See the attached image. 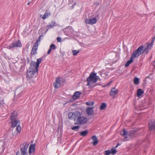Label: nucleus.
I'll use <instances>...</instances> for the list:
<instances>
[{
  "label": "nucleus",
  "instance_id": "1a4fd4ad",
  "mask_svg": "<svg viewBox=\"0 0 155 155\" xmlns=\"http://www.w3.org/2000/svg\"><path fill=\"white\" fill-rule=\"evenodd\" d=\"M63 80L62 78H56L55 82L54 83L53 85L55 88H58L61 86V81Z\"/></svg>",
  "mask_w": 155,
  "mask_h": 155
},
{
  "label": "nucleus",
  "instance_id": "de8ad7c7",
  "mask_svg": "<svg viewBox=\"0 0 155 155\" xmlns=\"http://www.w3.org/2000/svg\"><path fill=\"white\" fill-rule=\"evenodd\" d=\"M67 104V103H64V106H65V105Z\"/></svg>",
  "mask_w": 155,
  "mask_h": 155
},
{
  "label": "nucleus",
  "instance_id": "5701e85b",
  "mask_svg": "<svg viewBox=\"0 0 155 155\" xmlns=\"http://www.w3.org/2000/svg\"><path fill=\"white\" fill-rule=\"evenodd\" d=\"M144 93L143 91L141 89H138L137 92V95L138 97H140Z\"/></svg>",
  "mask_w": 155,
  "mask_h": 155
},
{
  "label": "nucleus",
  "instance_id": "72a5a7b5",
  "mask_svg": "<svg viewBox=\"0 0 155 155\" xmlns=\"http://www.w3.org/2000/svg\"><path fill=\"white\" fill-rule=\"evenodd\" d=\"M50 48L51 50H54L56 48L55 46L54 45L52 44L50 45Z\"/></svg>",
  "mask_w": 155,
  "mask_h": 155
},
{
  "label": "nucleus",
  "instance_id": "aec40b11",
  "mask_svg": "<svg viewBox=\"0 0 155 155\" xmlns=\"http://www.w3.org/2000/svg\"><path fill=\"white\" fill-rule=\"evenodd\" d=\"M81 92L79 91H76L75 92L73 96V99L74 100H76L80 96L81 94Z\"/></svg>",
  "mask_w": 155,
  "mask_h": 155
},
{
  "label": "nucleus",
  "instance_id": "09e8293b",
  "mask_svg": "<svg viewBox=\"0 0 155 155\" xmlns=\"http://www.w3.org/2000/svg\"><path fill=\"white\" fill-rule=\"evenodd\" d=\"M153 38H154V39H155V36Z\"/></svg>",
  "mask_w": 155,
  "mask_h": 155
},
{
  "label": "nucleus",
  "instance_id": "a878e982",
  "mask_svg": "<svg viewBox=\"0 0 155 155\" xmlns=\"http://www.w3.org/2000/svg\"><path fill=\"white\" fill-rule=\"evenodd\" d=\"M107 105L105 103H102L100 106V108L101 110H103L106 107Z\"/></svg>",
  "mask_w": 155,
  "mask_h": 155
},
{
  "label": "nucleus",
  "instance_id": "f704fd0d",
  "mask_svg": "<svg viewBox=\"0 0 155 155\" xmlns=\"http://www.w3.org/2000/svg\"><path fill=\"white\" fill-rule=\"evenodd\" d=\"M79 126H74L72 127V129L74 130H77L79 129Z\"/></svg>",
  "mask_w": 155,
  "mask_h": 155
},
{
  "label": "nucleus",
  "instance_id": "e433bc0d",
  "mask_svg": "<svg viewBox=\"0 0 155 155\" xmlns=\"http://www.w3.org/2000/svg\"><path fill=\"white\" fill-rule=\"evenodd\" d=\"M51 49H50V48L48 50V51L47 52V54H50L51 53Z\"/></svg>",
  "mask_w": 155,
  "mask_h": 155
},
{
  "label": "nucleus",
  "instance_id": "39448f33",
  "mask_svg": "<svg viewBox=\"0 0 155 155\" xmlns=\"http://www.w3.org/2000/svg\"><path fill=\"white\" fill-rule=\"evenodd\" d=\"M139 56V54H138L136 51L135 50L132 53L131 55L130 59L127 61L125 64V67H128L130 64L133 61V59Z\"/></svg>",
  "mask_w": 155,
  "mask_h": 155
},
{
  "label": "nucleus",
  "instance_id": "ddd939ff",
  "mask_svg": "<svg viewBox=\"0 0 155 155\" xmlns=\"http://www.w3.org/2000/svg\"><path fill=\"white\" fill-rule=\"evenodd\" d=\"M118 89H116L114 87L111 89L109 94L110 96L112 97L113 98H114L115 95L117 94L118 93Z\"/></svg>",
  "mask_w": 155,
  "mask_h": 155
},
{
  "label": "nucleus",
  "instance_id": "a19ab883",
  "mask_svg": "<svg viewBox=\"0 0 155 155\" xmlns=\"http://www.w3.org/2000/svg\"><path fill=\"white\" fill-rule=\"evenodd\" d=\"M119 145V143H117V144L116 145V147H115V148H116Z\"/></svg>",
  "mask_w": 155,
  "mask_h": 155
},
{
  "label": "nucleus",
  "instance_id": "37998d69",
  "mask_svg": "<svg viewBox=\"0 0 155 155\" xmlns=\"http://www.w3.org/2000/svg\"><path fill=\"white\" fill-rule=\"evenodd\" d=\"M153 65L155 67V60L153 63Z\"/></svg>",
  "mask_w": 155,
  "mask_h": 155
},
{
  "label": "nucleus",
  "instance_id": "f257e3e1",
  "mask_svg": "<svg viewBox=\"0 0 155 155\" xmlns=\"http://www.w3.org/2000/svg\"><path fill=\"white\" fill-rule=\"evenodd\" d=\"M96 74L95 73L92 72L87 78V85L89 86L91 88H93L95 86L93 84L97 81L98 76H97Z\"/></svg>",
  "mask_w": 155,
  "mask_h": 155
},
{
  "label": "nucleus",
  "instance_id": "ea45409f",
  "mask_svg": "<svg viewBox=\"0 0 155 155\" xmlns=\"http://www.w3.org/2000/svg\"><path fill=\"white\" fill-rule=\"evenodd\" d=\"M76 4H75V3H74V5H72L71 6V7H70V9H72L73 8L74 6Z\"/></svg>",
  "mask_w": 155,
  "mask_h": 155
},
{
  "label": "nucleus",
  "instance_id": "20e7f679",
  "mask_svg": "<svg viewBox=\"0 0 155 155\" xmlns=\"http://www.w3.org/2000/svg\"><path fill=\"white\" fill-rule=\"evenodd\" d=\"M41 36H40L38 38L37 40L36 41L35 44L32 47L31 51V54L32 55H35L37 54V50L38 48V46L39 44L38 43L40 42L41 41Z\"/></svg>",
  "mask_w": 155,
  "mask_h": 155
},
{
  "label": "nucleus",
  "instance_id": "cd10ccee",
  "mask_svg": "<svg viewBox=\"0 0 155 155\" xmlns=\"http://www.w3.org/2000/svg\"><path fill=\"white\" fill-rule=\"evenodd\" d=\"M50 15V13H49L47 12H45V13L44 16L42 17V18L44 19H45V18H47L48 17V15Z\"/></svg>",
  "mask_w": 155,
  "mask_h": 155
},
{
  "label": "nucleus",
  "instance_id": "c03bdc74",
  "mask_svg": "<svg viewBox=\"0 0 155 155\" xmlns=\"http://www.w3.org/2000/svg\"><path fill=\"white\" fill-rule=\"evenodd\" d=\"M112 82V81H110L109 82V83L108 84H110Z\"/></svg>",
  "mask_w": 155,
  "mask_h": 155
},
{
  "label": "nucleus",
  "instance_id": "2f4dec72",
  "mask_svg": "<svg viewBox=\"0 0 155 155\" xmlns=\"http://www.w3.org/2000/svg\"><path fill=\"white\" fill-rule=\"evenodd\" d=\"M86 104L87 105L93 106L94 104V102L88 101L86 102Z\"/></svg>",
  "mask_w": 155,
  "mask_h": 155
},
{
  "label": "nucleus",
  "instance_id": "0eeeda50",
  "mask_svg": "<svg viewBox=\"0 0 155 155\" xmlns=\"http://www.w3.org/2000/svg\"><path fill=\"white\" fill-rule=\"evenodd\" d=\"M28 146V144L25 143L21 145V155H28L27 151Z\"/></svg>",
  "mask_w": 155,
  "mask_h": 155
},
{
  "label": "nucleus",
  "instance_id": "a211bd4d",
  "mask_svg": "<svg viewBox=\"0 0 155 155\" xmlns=\"http://www.w3.org/2000/svg\"><path fill=\"white\" fill-rule=\"evenodd\" d=\"M17 117V112L15 111H14L11 114L10 117L11 120H16Z\"/></svg>",
  "mask_w": 155,
  "mask_h": 155
},
{
  "label": "nucleus",
  "instance_id": "412c9836",
  "mask_svg": "<svg viewBox=\"0 0 155 155\" xmlns=\"http://www.w3.org/2000/svg\"><path fill=\"white\" fill-rule=\"evenodd\" d=\"M74 120H75L77 117L78 118L79 117H81V114L79 112L75 111L74 113Z\"/></svg>",
  "mask_w": 155,
  "mask_h": 155
},
{
  "label": "nucleus",
  "instance_id": "4468645a",
  "mask_svg": "<svg viewBox=\"0 0 155 155\" xmlns=\"http://www.w3.org/2000/svg\"><path fill=\"white\" fill-rule=\"evenodd\" d=\"M94 108V107H87L86 108V111L87 114L88 116L92 115L94 114V111L93 110Z\"/></svg>",
  "mask_w": 155,
  "mask_h": 155
},
{
  "label": "nucleus",
  "instance_id": "6ab92c4d",
  "mask_svg": "<svg viewBox=\"0 0 155 155\" xmlns=\"http://www.w3.org/2000/svg\"><path fill=\"white\" fill-rule=\"evenodd\" d=\"M35 144H31L30 145L29 148V153L30 154L35 151Z\"/></svg>",
  "mask_w": 155,
  "mask_h": 155
},
{
  "label": "nucleus",
  "instance_id": "49530a36",
  "mask_svg": "<svg viewBox=\"0 0 155 155\" xmlns=\"http://www.w3.org/2000/svg\"><path fill=\"white\" fill-rule=\"evenodd\" d=\"M30 3V2H29L27 4V5H29Z\"/></svg>",
  "mask_w": 155,
  "mask_h": 155
},
{
  "label": "nucleus",
  "instance_id": "4c0bfd02",
  "mask_svg": "<svg viewBox=\"0 0 155 155\" xmlns=\"http://www.w3.org/2000/svg\"><path fill=\"white\" fill-rule=\"evenodd\" d=\"M154 40H155V39L154 38H153V39H152V40H151V42L150 43L151 44H153V43H154Z\"/></svg>",
  "mask_w": 155,
  "mask_h": 155
},
{
  "label": "nucleus",
  "instance_id": "bb28decb",
  "mask_svg": "<svg viewBox=\"0 0 155 155\" xmlns=\"http://www.w3.org/2000/svg\"><path fill=\"white\" fill-rule=\"evenodd\" d=\"M134 82L136 85L138 84L139 82V79L137 77L135 78L134 80Z\"/></svg>",
  "mask_w": 155,
  "mask_h": 155
},
{
  "label": "nucleus",
  "instance_id": "7c9ffc66",
  "mask_svg": "<svg viewBox=\"0 0 155 155\" xmlns=\"http://www.w3.org/2000/svg\"><path fill=\"white\" fill-rule=\"evenodd\" d=\"M17 95L19 97H20L21 95V93H18V89L16 90L15 91V95Z\"/></svg>",
  "mask_w": 155,
  "mask_h": 155
},
{
  "label": "nucleus",
  "instance_id": "c756f323",
  "mask_svg": "<svg viewBox=\"0 0 155 155\" xmlns=\"http://www.w3.org/2000/svg\"><path fill=\"white\" fill-rule=\"evenodd\" d=\"M110 151H111V153L113 155L116 154L117 152V151H116V150L115 149L113 148L111 149Z\"/></svg>",
  "mask_w": 155,
  "mask_h": 155
},
{
  "label": "nucleus",
  "instance_id": "393cba45",
  "mask_svg": "<svg viewBox=\"0 0 155 155\" xmlns=\"http://www.w3.org/2000/svg\"><path fill=\"white\" fill-rule=\"evenodd\" d=\"M88 133V131L87 130H86L85 131H83L81 132H79V133L81 136H86Z\"/></svg>",
  "mask_w": 155,
  "mask_h": 155
},
{
  "label": "nucleus",
  "instance_id": "c9c22d12",
  "mask_svg": "<svg viewBox=\"0 0 155 155\" xmlns=\"http://www.w3.org/2000/svg\"><path fill=\"white\" fill-rule=\"evenodd\" d=\"M57 41L58 42H60L61 41V38L60 37H58L57 39Z\"/></svg>",
  "mask_w": 155,
  "mask_h": 155
},
{
  "label": "nucleus",
  "instance_id": "f03ea898",
  "mask_svg": "<svg viewBox=\"0 0 155 155\" xmlns=\"http://www.w3.org/2000/svg\"><path fill=\"white\" fill-rule=\"evenodd\" d=\"M153 45L152 44L150 43H147L146 48H144L143 46L141 45L135 51L138 54H139V55L144 53L147 54H148L149 51L151 49Z\"/></svg>",
  "mask_w": 155,
  "mask_h": 155
},
{
  "label": "nucleus",
  "instance_id": "dca6fc26",
  "mask_svg": "<svg viewBox=\"0 0 155 155\" xmlns=\"http://www.w3.org/2000/svg\"><path fill=\"white\" fill-rule=\"evenodd\" d=\"M148 124L149 128L150 130L155 129V120H152Z\"/></svg>",
  "mask_w": 155,
  "mask_h": 155
},
{
  "label": "nucleus",
  "instance_id": "6e6552de",
  "mask_svg": "<svg viewBox=\"0 0 155 155\" xmlns=\"http://www.w3.org/2000/svg\"><path fill=\"white\" fill-rule=\"evenodd\" d=\"M22 44L20 41H18L16 42H15L12 44H10L8 46V48L10 49H11L15 47H21Z\"/></svg>",
  "mask_w": 155,
  "mask_h": 155
},
{
  "label": "nucleus",
  "instance_id": "f3484780",
  "mask_svg": "<svg viewBox=\"0 0 155 155\" xmlns=\"http://www.w3.org/2000/svg\"><path fill=\"white\" fill-rule=\"evenodd\" d=\"M92 139L93 142L91 143L94 146H96L98 143V141L97 137L95 135H94L92 137Z\"/></svg>",
  "mask_w": 155,
  "mask_h": 155
},
{
  "label": "nucleus",
  "instance_id": "473e14b6",
  "mask_svg": "<svg viewBox=\"0 0 155 155\" xmlns=\"http://www.w3.org/2000/svg\"><path fill=\"white\" fill-rule=\"evenodd\" d=\"M111 153V151L109 150H105L104 154L105 155H109Z\"/></svg>",
  "mask_w": 155,
  "mask_h": 155
},
{
  "label": "nucleus",
  "instance_id": "c85d7f7f",
  "mask_svg": "<svg viewBox=\"0 0 155 155\" xmlns=\"http://www.w3.org/2000/svg\"><path fill=\"white\" fill-rule=\"evenodd\" d=\"M80 52V51L77 50H73L72 51L73 54L74 55H76Z\"/></svg>",
  "mask_w": 155,
  "mask_h": 155
},
{
  "label": "nucleus",
  "instance_id": "9d476101",
  "mask_svg": "<svg viewBox=\"0 0 155 155\" xmlns=\"http://www.w3.org/2000/svg\"><path fill=\"white\" fill-rule=\"evenodd\" d=\"M97 21L96 18H92L91 19H86L85 20V22L86 24L90 25H93L95 24Z\"/></svg>",
  "mask_w": 155,
  "mask_h": 155
},
{
  "label": "nucleus",
  "instance_id": "a18cd8bd",
  "mask_svg": "<svg viewBox=\"0 0 155 155\" xmlns=\"http://www.w3.org/2000/svg\"><path fill=\"white\" fill-rule=\"evenodd\" d=\"M52 27V26L51 25H49L48 26V28H49L50 27Z\"/></svg>",
  "mask_w": 155,
  "mask_h": 155
},
{
  "label": "nucleus",
  "instance_id": "4be33fe9",
  "mask_svg": "<svg viewBox=\"0 0 155 155\" xmlns=\"http://www.w3.org/2000/svg\"><path fill=\"white\" fill-rule=\"evenodd\" d=\"M42 59L41 58H39L37 59L36 62H35V65L37 69H38L39 64L41 62Z\"/></svg>",
  "mask_w": 155,
  "mask_h": 155
},
{
  "label": "nucleus",
  "instance_id": "f8f14e48",
  "mask_svg": "<svg viewBox=\"0 0 155 155\" xmlns=\"http://www.w3.org/2000/svg\"><path fill=\"white\" fill-rule=\"evenodd\" d=\"M35 62L32 61L30 64V66L29 68H28V70H30L35 71L36 72H37L38 69H37L36 67V65H35Z\"/></svg>",
  "mask_w": 155,
  "mask_h": 155
},
{
  "label": "nucleus",
  "instance_id": "423d86ee",
  "mask_svg": "<svg viewBox=\"0 0 155 155\" xmlns=\"http://www.w3.org/2000/svg\"><path fill=\"white\" fill-rule=\"evenodd\" d=\"M88 120V119L87 118L83 117H79L77 119V124H84L86 123Z\"/></svg>",
  "mask_w": 155,
  "mask_h": 155
},
{
  "label": "nucleus",
  "instance_id": "9b49d317",
  "mask_svg": "<svg viewBox=\"0 0 155 155\" xmlns=\"http://www.w3.org/2000/svg\"><path fill=\"white\" fill-rule=\"evenodd\" d=\"M131 132H130L128 135H127V131L125 130V129H124L123 130L121 131L120 132V134L121 135H123V136H126L124 137V141H127L128 140H127V136H131Z\"/></svg>",
  "mask_w": 155,
  "mask_h": 155
},
{
  "label": "nucleus",
  "instance_id": "79ce46f5",
  "mask_svg": "<svg viewBox=\"0 0 155 155\" xmlns=\"http://www.w3.org/2000/svg\"><path fill=\"white\" fill-rule=\"evenodd\" d=\"M20 154V152L18 151L16 154V155H19Z\"/></svg>",
  "mask_w": 155,
  "mask_h": 155
},
{
  "label": "nucleus",
  "instance_id": "7ed1b4c3",
  "mask_svg": "<svg viewBox=\"0 0 155 155\" xmlns=\"http://www.w3.org/2000/svg\"><path fill=\"white\" fill-rule=\"evenodd\" d=\"M11 123L12 127V130L13 134V135H16L17 134L16 133H15V132H13V130H14V128L16 126V131H17V132L20 133V132L21 130V127L19 125H18V126H17L18 123H20V121L16 120H12Z\"/></svg>",
  "mask_w": 155,
  "mask_h": 155
},
{
  "label": "nucleus",
  "instance_id": "2eb2a0df",
  "mask_svg": "<svg viewBox=\"0 0 155 155\" xmlns=\"http://www.w3.org/2000/svg\"><path fill=\"white\" fill-rule=\"evenodd\" d=\"M36 72L35 71L28 70L27 72V77L29 78H31L34 75V73Z\"/></svg>",
  "mask_w": 155,
  "mask_h": 155
},
{
  "label": "nucleus",
  "instance_id": "58836bf2",
  "mask_svg": "<svg viewBox=\"0 0 155 155\" xmlns=\"http://www.w3.org/2000/svg\"><path fill=\"white\" fill-rule=\"evenodd\" d=\"M94 4L97 6H98L99 4V3L98 2H95Z\"/></svg>",
  "mask_w": 155,
  "mask_h": 155
},
{
  "label": "nucleus",
  "instance_id": "b1692460",
  "mask_svg": "<svg viewBox=\"0 0 155 155\" xmlns=\"http://www.w3.org/2000/svg\"><path fill=\"white\" fill-rule=\"evenodd\" d=\"M69 118L71 119H74V113L71 112H69L68 114Z\"/></svg>",
  "mask_w": 155,
  "mask_h": 155
}]
</instances>
